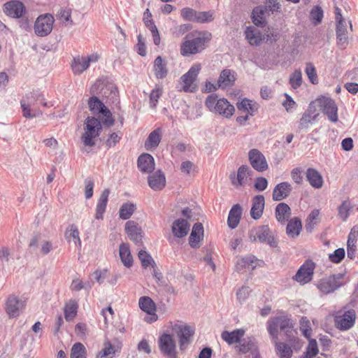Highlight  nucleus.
Wrapping results in <instances>:
<instances>
[{"instance_id": "obj_24", "label": "nucleus", "mask_w": 358, "mask_h": 358, "mask_svg": "<svg viewBox=\"0 0 358 358\" xmlns=\"http://www.w3.org/2000/svg\"><path fill=\"white\" fill-rule=\"evenodd\" d=\"M138 168L143 173H150L155 169V159L148 153L138 157Z\"/></svg>"}, {"instance_id": "obj_16", "label": "nucleus", "mask_w": 358, "mask_h": 358, "mask_svg": "<svg viewBox=\"0 0 358 358\" xmlns=\"http://www.w3.org/2000/svg\"><path fill=\"white\" fill-rule=\"evenodd\" d=\"M320 106L324 115L332 122L338 121V108L335 101L331 98L322 97L317 99Z\"/></svg>"}, {"instance_id": "obj_17", "label": "nucleus", "mask_w": 358, "mask_h": 358, "mask_svg": "<svg viewBox=\"0 0 358 358\" xmlns=\"http://www.w3.org/2000/svg\"><path fill=\"white\" fill-rule=\"evenodd\" d=\"M248 159L252 167L263 172L268 169V163L264 155L257 149H252L248 152Z\"/></svg>"}, {"instance_id": "obj_11", "label": "nucleus", "mask_w": 358, "mask_h": 358, "mask_svg": "<svg viewBox=\"0 0 358 358\" xmlns=\"http://www.w3.org/2000/svg\"><path fill=\"white\" fill-rule=\"evenodd\" d=\"M99 59L98 54H91L87 57H75L71 64L73 74L80 75L89 68L91 63L96 62Z\"/></svg>"}, {"instance_id": "obj_36", "label": "nucleus", "mask_w": 358, "mask_h": 358, "mask_svg": "<svg viewBox=\"0 0 358 358\" xmlns=\"http://www.w3.org/2000/svg\"><path fill=\"white\" fill-rule=\"evenodd\" d=\"M162 131L160 127L155 129L148 136L145 143L147 150L155 149L159 144L162 139Z\"/></svg>"}, {"instance_id": "obj_51", "label": "nucleus", "mask_w": 358, "mask_h": 358, "mask_svg": "<svg viewBox=\"0 0 358 358\" xmlns=\"http://www.w3.org/2000/svg\"><path fill=\"white\" fill-rule=\"evenodd\" d=\"M262 7L265 8L269 13H275L280 11L281 6L278 0H266Z\"/></svg>"}, {"instance_id": "obj_26", "label": "nucleus", "mask_w": 358, "mask_h": 358, "mask_svg": "<svg viewBox=\"0 0 358 358\" xmlns=\"http://www.w3.org/2000/svg\"><path fill=\"white\" fill-rule=\"evenodd\" d=\"M292 189V186L289 182H280L274 187L272 194V198L274 201H281L289 195Z\"/></svg>"}, {"instance_id": "obj_32", "label": "nucleus", "mask_w": 358, "mask_h": 358, "mask_svg": "<svg viewBox=\"0 0 358 358\" xmlns=\"http://www.w3.org/2000/svg\"><path fill=\"white\" fill-rule=\"evenodd\" d=\"M189 230V224L184 219L176 220L172 225V231L175 236L182 238L185 236Z\"/></svg>"}, {"instance_id": "obj_31", "label": "nucleus", "mask_w": 358, "mask_h": 358, "mask_svg": "<svg viewBox=\"0 0 358 358\" xmlns=\"http://www.w3.org/2000/svg\"><path fill=\"white\" fill-rule=\"evenodd\" d=\"M270 14L265 8L258 6L252 10V19L253 23L258 27H263L266 24V19Z\"/></svg>"}, {"instance_id": "obj_59", "label": "nucleus", "mask_w": 358, "mask_h": 358, "mask_svg": "<svg viewBox=\"0 0 358 358\" xmlns=\"http://www.w3.org/2000/svg\"><path fill=\"white\" fill-rule=\"evenodd\" d=\"M289 83L291 86L296 89L301 86L302 83V74L300 70H295L290 76Z\"/></svg>"}, {"instance_id": "obj_2", "label": "nucleus", "mask_w": 358, "mask_h": 358, "mask_svg": "<svg viewBox=\"0 0 358 358\" xmlns=\"http://www.w3.org/2000/svg\"><path fill=\"white\" fill-rule=\"evenodd\" d=\"M212 35L208 31H194L187 34L181 44L180 53L183 56L197 54L206 48Z\"/></svg>"}, {"instance_id": "obj_62", "label": "nucleus", "mask_w": 358, "mask_h": 358, "mask_svg": "<svg viewBox=\"0 0 358 358\" xmlns=\"http://www.w3.org/2000/svg\"><path fill=\"white\" fill-rule=\"evenodd\" d=\"M251 290L249 287L243 286L236 292V296L238 301L242 303L249 296Z\"/></svg>"}, {"instance_id": "obj_20", "label": "nucleus", "mask_w": 358, "mask_h": 358, "mask_svg": "<svg viewBox=\"0 0 358 358\" xmlns=\"http://www.w3.org/2000/svg\"><path fill=\"white\" fill-rule=\"evenodd\" d=\"M4 13L12 17L20 18L25 12L24 4L19 1H11L7 2L3 6Z\"/></svg>"}, {"instance_id": "obj_61", "label": "nucleus", "mask_w": 358, "mask_h": 358, "mask_svg": "<svg viewBox=\"0 0 358 358\" xmlns=\"http://www.w3.org/2000/svg\"><path fill=\"white\" fill-rule=\"evenodd\" d=\"M57 18L63 23L69 22L71 25L73 24V21L71 20V9H60L57 13Z\"/></svg>"}, {"instance_id": "obj_14", "label": "nucleus", "mask_w": 358, "mask_h": 358, "mask_svg": "<svg viewBox=\"0 0 358 358\" xmlns=\"http://www.w3.org/2000/svg\"><path fill=\"white\" fill-rule=\"evenodd\" d=\"M236 350L241 354L250 353L252 358H261L257 342L254 338H245L236 345Z\"/></svg>"}, {"instance_id": "obj_57", "label": "nucleus", "mask_w": 358, "mask_h": 358, "mask_svg": "<svg viewBox=\"0 0 358 358\" xmlns=\"http://www.w3.org/2000/svg\"><path fill=\"white\" fill-rule=\"evenodd\" d=\"M318 353L317 344L315 339L310 340L303 358H313Z\"/></svg>"}, {"instance_id": "obj_9", "label": "nucleus", "mask_w": 358, "mask_h": 358, "mask_svg": "<svg viewBox=\"0 0 358 358\" xmlns=\"http://www.w3.org/2000/svg\"><path fill=\"white\" fill-rule=\"evenodd\" d=\"M54 22L55 19L50 14L46 13L38 16L34 26L36 35L40 37L48 36L52 30Z\"/></svg>"}, {"instance_id": "obj_27", "label": "nucleus", "mask_w": 358, "mask_h": 358, "mask_svg": "<svg viewBox=\"0 0 358 358\" xmlns=\"http://www.w3.org/2000/svg\"><path fill=\"white\" fill-rule=\"evenodd\" d=\"M245 38L248 43L252 45H259L265 40V36L255 27H248L246 28Z\"/></svg>"}, {"instance_id": "obj_38", "label": "nucleus", "mask_w": 358, "mask_h": 358, "mask_svg": "<svg viewBox=\"0 0 358 358\" xmlns=\"http://www.w3.org/2000/svg\"><path fill=\"white\" fill-rule=\"evenodd\" d=\"M275 215L279 222L285 223L291 215V209L287 203H280L275 207Z\"/></svg>"}, {"instance_id": "obj_13", "label": "nucleus", "mask_w": 358, "mask_h": 358, "mask_svg": "<svg viewBox=\"0 0 358 358\" xmlns=\"http://www.w3.org/2000/svg\"><path fill=\"white\" fill-rule=\"evenodd\" d=\"M315 268V264L313 261H306L297 271L293 279L301 285L309 282L313 278Z\"/></svg>"}, {"instance_id": "obj_40", "label": "nucleus", "mask_w": 358, "mask_h": 358, "mask_svg": "<svg viewBox=\"0 0 358 358\" xmlns=\"http://www.w3.org/2000/svg\"><path fill=\"white\" fill-rule=\"evenodd\" d=\"M318 114H314L311 106L303 113L301 118L300 119L299 128V129H306L308 128L309 124H311L317 117Z\"/></svg>"}, {"instance_id": "obj_48", "label": "nucleus", "mask_w": 358, "mask_h": 358, "mask_svg": "<svg viewBox=\"0 0 358 358\" xmlns=\"http://www.w3.org/2000/svg\"><path fill=\"white\" fill-rule=\"evenodd\" d=\"M78 304L75 301L71 300L66 303L64 308V317L67 321H71L77 315Z\"/></svg>"}, {"instance_id": "obj_53", "label": "nucleus", "mask_w": 358, "mask_h": 358, "mask_svg": "<svg viewBox=\"0 0 358 358\" xmlns=\"http://www.w3.org/2000/svg\"><path fill=\"white\" fill-rule=\"evenodd\" d=\"M310 17L314 24H318L322 22L323 10L321 7L316 6L310 10Z\"/></svg>"}, {"instance_id": "obj_60", "label": "nucleus", "mask_w": 358, "mask_h": 358, "mask_svg": "<svg viewBox=\"0 0 358 358\" xmlns=\"http://www.w3.org/2000/svg\"><path fill=\"white\" fill-rule=\"evenodd\" d=\"M162 94V89L161 87H155L150 94V106L155 108L158 103V99Z\"/></svg>"}, {"instance_id": "obj_4", "label": "nucleus", "mask_w": 358, "mask_h": 358, "mask_svg": "<svg viewBox=\"0 0 358 358\" xmlns=\"http://www.w3.org/2000/svg\"><path fill=\"white\" fill-rule=\"evenodd\" d=\"M205 105L208 110L226 118L231 117L235 111L234 106L224 98L218 99L217 94H212L207 96Z\"/></svg>"}, {"instance_id": "obj_41", "label": "nucleus", "mask_w": 358, "mask_h": 358, "mask_svg": "<svg viewBox=\"0 0 358 358\" xmlns=\"http://www.w3.org/2000/svg\"><path fill=\"white\" fill-rule=\"evenodd\" d=\"M236 106L239 110L246 112L252 116L255 115L259 108L256 102L248 99H243L241 101L237 103Z\"/></svg>"}, {"instance_id": "obj_35", "label": "nucleus", "mask_w": 358, "mask_h": 358, "mask_svg": "<svg viewBox=\"0 0 358 358\" xmlns=\"http://www.w3.org/2000/svg\"><path fill=\"white\" fill-rule=\"evenodd\" d=\"M242 215V208L239 204H236L231 208L227 223L231 229H235L239 224Z\"/></svg>"}, {"instance_id": "obj_45", "label": "nucleus", "mask_w": 358, "mask_h": 358, "mask_svg": "<svg viewBox=\"0 0 358 358\" xmlns=\"http://www.w3.org/2000/svg\"><path fill=\"white\" fill-rule=\"evenodd\" d=\"M352 208L353 206L349 199L343 201L338 207V216L342 221L345 222L350 216Z\"/></svg>"}, {"instance_id": "obj_28", "label": "nucleus", "mask_w": 358, "mask_h": 358, "mask_svg": "<svg viewBox=\"0 0 358 358\" xmlns=\"http://www.w3.org/2000/svg\"><path fill=\"white\" fill-rule=\"evenodd\" d=\"M203 236V227L201 223L197 222L194 224L189 238V245L193 248L199 247V242Z\"/></svg>"}, {"instance_id": "obj_19", "label": "nucleus", "mask_w": 358, "mask_h": 358, "mask_svg": "<svg viewBox=\"0 0 358 358\" xmlns=\"http://www.w3.org/2000/svg\"><path fill=\"white\" fill-rule=\"evenodd\" d=\"M125 231L129 239L136 244L141 243L143 231L141 228L134 221H127L125 224Z\"/></svg>"}, {"instance_id": "obj_39", "label": "nucleus", "mask_w": 358, "mask_h": 358, "mask_svg": "<svg viewBox=\"0 0 358 358\" xmlns=\"http://www.w3.org/2000/svg\"><path fill=\"white\" fill-rule=\"evenodd\" d=\"M34 98H35L34 94H27L22 99V101L20 102L21 107L22 109L23 116L26 118H33V117H36L38 115L42 114L41 112L38 113V114L32 113L31 112L30 108L31 106V103L29 101V99H34Z\"/></svg>"}, {"instance_id": "obj_44", "label": "nucleus", "mask_w": 358, "mask_h": 358, "mask_svg": "<svg viewBox=\"0 0 358 358\" xmlns=\"http://www.w3.org/2000/svg\"><path fill=\"white\" fill-rule=\"evenodd\" d=\"M138 305L140 308L148 314L154 313L156 310L155 303L149 296H141L139 299Z\"/></svg>"}, {"instance_id": "obj_63", "label": "nucleus", "mask_w": 358, "mask_h": 358, "mask_svg": "<svg viewBox=\"0 0 358 358\" xmlns=\"http://www.w3.org/2000/svg\"><path fill=\"white\" fill-rule=\"evenodd\" d=\"M85 196L87 199L93 196L94 181L92 178H87L85 180Z\"/></svg>"}, {"instance_id": "obj_23", "label": "nucleus", "mask_w": 358, "mask_h": 358, "mask_svg": "<svg viewBox=\"0 0 358 358\" xmlns=\"http://www.w3.org/2000/svg\"><path fill=\"white\" fill-rule=\"evenodd\" d=\"M265 206V199L263 195H257L252 200V208L250 209V215L252 219L259 220L263 214Z\"/></svg>"}, {"instance_id": "obj_33", "label": "nucleus", "mask_w": 358, "mask_h": 358, "mask_svg": "<svg viewBox=\"0 0 358 358\" xmlns=\"http://www.w3.org/2000/svg\"><path fill=\"white\" fill-rule=\"evenodd\" d=\"M110 190L105 189L101 194L96 206L95 217L97 220L103 219V215L106 211Z\"/></svg>"}, {"instance_id": "obj_56", "label": "nucleus", "mask_w": 358, "mask_h": 358, "mask_svg": "<svg viewBox=\"0 0 358 358\" xmlns=\"http://www.w3.org/2000/svg\"><path fill=\"white\" fill-rule=\"evenodd\" d=\"M100 114L102 115L101 121L105 126L111 127L114 124L115 120L112 113L106 106L101 110Z\"/></svg>"}, {"instance_id": "obj_43", "label": "nucleus", "mask_w": 358, "mask_h": 358, "mask_svg": "<svg viewBox=\"0 0 358 358\" xmlns=\"http://www.w3.org/2000/svg\"><path fill=\"white\" fill-rule=\"evenodd\" d=\"M301 229V220L296 217L290 220L287 225L286 232L292 238L299 236Z\"/></svg>"}, {"instance_id": "obj_54", "label": "nucleus", "mask_w": 358, "mask_h": 358, "mask_svg": "<svg viewBox=\"0 0 358 358\" xmlns=\"http://www.w3.org/2000/svg\"><path fill=\"white\" fill-rule=\"evenodd\" d=\"M305 73H306L311 83L314 85L318 83V78L316 73V69L312 63L308 62L306 64Z\"/></svg>"}, {"instance_id": "obj_6", "label": "nucleus", "mask_w": 358, "mask_h": 358, "mask_svg": "<svg viewBox=\"0 0 358 358\" xmlns=\"http://www.w3.org/2000/svg\"><path fill=\"white\" fill-rule=\"evenodd\" d=\"M345 275V273H338L322 278L318 282L317 287L324 294L331 293L346 283Z\"/></svg>"}, {"instance_id": "obj_37", "label": "nucleus", "mask_w": 358, "mask_h": 358, "mask_svg": "<svg viewBox=\"0 0 358 358\" xmlns=\"http://www.w3.org/2000/svg\"><path fill=\"white\" fill-rule=\"evenodd\" d=\"M119 255L122 263L127 268H130L133 265V257L131 254L129 244L122 243L119 247Z\"/></svg>"}, {"instance_id": "obj_55", "label": "nucleus", "mask_w": 358, "mask_h": 358, "mask_svg": "<svg viewBox=\"0 0 358 358\" xmlns=\"http://www.w3.org/2000/svg\"><path fill=\"white\" fill-rule=\"evenodd\" d=\"M66 238L67 239L72 238L76 245H78L80 247L81 246L79 231L76 226L73 224L70 227V229L66 232Z\"/></svg>"}, {"instance_id": "obj_46", "label": "nucleus", "mask_w": 358, "mask_h": 358, "mask_svg": "<svg viewBox=\"0 0 358 358\" xmlns=\"http://www.w3.org/2000/svg\"><path fill=\"white\" fill-rule=\"evenodd\" d=\"M257 259L254 255H248L243 257L236 264L237 270H241L243 268L248 267L254 269L256 267V262Z\"/></svg>"}, {"instance_id": "obj_47", "label": "nucleus", "mask_w": 358, "mask_h": 358, "mask_svg": "<svg viewBox=\"0 0 358 358\" xmlns=\"http://www.w3.org/2000/svg\"><path fill=\"white\" fill-rule=\"evenodd\" d=\"M136 210V206L132 203H123L119 210L120 217L122 220H128Z\"/></svg>"}, {"instance_id": "obj_3", "label": "nucleus", "mask_w": 358, "mask_h": 358, "mask_svg": "<svg viewBox=\"0 0 358 358\" xmlns=\"http://www.w3.org/2000/svg\"><path fill=\"white\" fill-rule=\"evenodd\" d=\"M110 90V94H115L116 88L113 85H106V82L103 79H98L90 88V94H92L88 100V106L93 113L100 114L101 110L106 107L103 103L95 96L100 94L103 96H108L109 94L107 91Z\"/></svg>"}, {"instance_id": "obj_21", "label": "nucleus", "mask_w": 358, "mask_h": 358, "mask_svg": "<svg viewBox=\"0 0 358 358\" xmlns=\"http://www.w3.org/2000/svg\"><path fill=\"white\" fill-rule=\"evenodd\" d=\"M149 187L155 190H162L166 185V177L163 171L157 170L152 174H150L148 178Z\"/></svg>"}, {"instance_id": "obj_15", "label": "nucleus", "mask_w": 358, "mask_h": 358, "mask_svg": "<svg viewBox=\"0 0 358 358\" xmlns=\"http://www.w3.org/2000/svg\"><path fill=\"white\" fill-rule=\"evenodd\" d=\"M201 70L200 64L192 66L189 70L181 77L184 83L182 89L186 92H193L196 89V85L194 83Z\"/></svg>"}, {"instance_id": "obj_50", "label": "nucleus", "mask_w": 358, "mask_h": 358, "mask_svg": "<svg viewBox=\"0 0 358 358\" xmlns=\"http://www.w3.org/2000/svg\"><path fill=\"white\" fill-rule=\"evenodd\" d=\"M71 358H86V349L81 343H76L73 345Z\"/></svg>"}, {"instance_id": "obj_58", "label": "nucleus", "mask_w": 358, "mask_h": 358, "mask_svg": "<svg viewBox=\"0 0 358 358\" xmlns=\"http://www.w3.org/2000/svg\"><path fill=\"white\" fill-rule=\"evenodd\" d=\"M345 252L344 248H340L336 249L334 253L329 254V259L334 264H338L344 259Z\"/></svg>"}, {"instance_id": "obj_5", "label": "nucleus", "mask_w": 358, "mask_h": 358, "mask_svg": "<svg viewBox=\"0 0 358 358\" xmlns=\"http://www.w3.org/2000/svg\"><path fill=\"white\" fill-rule=\"evenodd\" d=\"M102 129L101 121L94 117H87L84 122V133L81 140L85 146L95 145L94 138L98 137Z\"/></svg>"}, {"instance_id": "obj_49", "label": "nucleus", "mask_w": 358, "mask_h": 358, "mask_svg": "<svg viewBox=\"0 0 358 358\" xmlns=\"http://www.w3.org/2000/svg\"><path fill=\"white\" fill-rule=\"evenodd\" d=\"M115 354V347L110 342H106L104 343V348L99 352L96 358H113Z\"/></svg>"}, {"instance_id": "obj_12", "label": "nucleus", "mask_w": 358, "mask_h": 358, "mask_svg": "<svg viewBox=\"0 0 358 358\" xmlns=\"http://www.w3.org/2000/svg\"><path fill=\"white\" fill-rule=\"evenodd\" d=\"M173 331L178 338L180 351H185L188 345L191 343L192 338L194 334V328L188 325L176 324L173 327Z\"/></svg>"}, {"instance_id": "obj_30", "label": "nucleus", "mask_w": 358, "mask_h": 358, "mask_svg": "<svg viewBox=\"0 0 358 358\" xmlns=\"http://www.w3.org/2000/svg\"><path fill=\"white\" fill-rule=\"evenodd\" d=\"M337 44L341 48H345L348 43V31L346 29V22H338L336 29Z\"/></svg>"}, {"instance_id": "obj_52", "label": "nucleus", "mask_w": 358, "mask_h": 358, "mask_svg": "<svg viewBox=\"0 0 358 358\" xmlns=\"http://www.w3.org/2000/svg\"><path fill=\"white\" fill-rule=\"evenodd\" d=\"M138 258L141 262L142 266L147 268L151 265L152 267L156 266L155 262L150 254L145 250H140L138 254Z\"/></svg>"}, {"instance_id": "obj_7", "label": "nucleus", "mask_w": 358, "mask_h": 358, "mask_svg": "<svg viewBox=\"0 0 358 358\" xmlns=\"http://www.w3.org/2000/svg\"><path fill=\"white\" fill-rule=\"evenodd\" d=\"M248 236L252 242L259 241L261 243H267L271 248L278 246V241L272 234L268 225L252 228L249 231Z\"/></svg>"}, {"instance_id": "obj_34", "label": "nucleus", "mask_w": 358, "mask_h": 358, "mask_svg": "<svg viewBox=\"0 0 358 358\" xmlns=\"http://www.w3.org/2000/svg\"><path fill=\"white\" fill-rule=\"evenodd\" d=\"M306 176L312 187L316 189L322 187L323 179L321 174L316 169L308 168L306 172Z\"/></svg>"}, {"instance_id": "obj_42", "label": "nucleus", "mask_w": 358, "mask_h": 358, "mask_svg": "<svg viewBox=\"0 0 358 358\" xmlns=\"http://www.w3.org/2000/svg\"><path fill=\"white\" fill-rule=\"evenodd\" d=\"M154 70L157 78L162 79L167 75L166 63L161 56H158L154 61Z\"/></svg>"}, {"instance_id": "obj_1", "label": "nucleus", "mask_w": 358, "mask_h": 358, "mask_svg": "<svg viewBox=\"0 0 358 358\" xmlns=\"http://www.w3.org/2000/svg\"><path fill=\"white\" fill-rule=\"evenodd\" d=\"M267 331L274 343L276 355L280 358H291L293 351L285 343L278 341V328L283 331L288 341L294 338L293 324L290 319L285 316H277L270 318L267 323Z\"/></svg>"}, {"instance_id": "obj_18", "label": "nucleus", "mask_w": 358, "mask_h": 358, "mask_svg": "<svg viewBox=\"0 0 358 358\" xmlns=\"http://www.w3.org/2000/svg\"><path fill=\"white\" fill-rule=\"evenodd\" d=\"M25 303L15 295L8 297L6 303V311L10 317H17L24 309Z\"/></svg>"}, {"instance_id": "obj_10", "label": "nucleus", "mask_w": 358, "mask_h": 358, "mask_svg": "<svg viewBox=\"0 0 358 358\" xmlns=\"http://www.w3.org/2000/svg\"><path fill=\"white\" fill-rule=\"evenodd\" d=\"M356 313L353 309L348 310L343 313L338 311L334 317L335 327L341 331L351 329L355 322Z\"/></svg>"}, {"instance_id": "obj_8", "label": "nucleus", "mask_w": 358, "mask_h": 358, "mask_svg": "<svg viewBox=\"0 0 358 358\" xmlns=\"http://www.w3.org/2000/svg\"><path fill=\"white\" fill-rule=\"evenodd\" d=\"M157 343L163 356L166 358H177L176 344L172 335L164 333L159 337Z\"/></svg>"}, {"instance_id": "obj_25", "label": "nucleus", "mask_w": 358, "mask_h": 358, "mask_svg": "<svg viewBox=\"0 0 358 358\" xmlns=\"http://www.w3.org/2000/svg\"><path fill=\"white\" fill-rule=\"evenodd\" d=\"M236 80V73L231 69H224L221 71L217 85L220 88L225 89L234 85Z\"/></svg>"}, {"instance_id": "obj_22", "label": "nucleus", "mask_w": 358, "mask_h": 358, "mask_svg": "<svg viewBox=\"0 0 358 358\" xmlns=\"http://www.w3.org/2000/svg\"><path fill=\"white\" fill-rule=\"evenodd\" d=\"M252 173V171L247 165L241 166L238 169L236 178H235L234 173L230 176L232 184L236 187L245 185L247 178L250 176Z\"/></svg>"}, {"instance_id": "obj_29", "label": "nucleus", "mask_w": 358, "mask_h": 358, "mask_svg": "<svg viewBox=\"0 0 358 358\" xmlns=\"http://www.w3.org/2000/svg\"><path fill=\"white\" fill-rule=\"evenodd\" d=\"M245 334V330L243 329H237L232 331H224L221 334V338L227 344L232 345L239 343L242 337Z\"/></svg>"}, {"instance_id": "obj_64", "label": "nucleus", "mask_w": 358, "mask_h": 358, "mask_svg": "<svg viewBox=\"0 0 358 358\" xmlns=\"http://www.w3.org/2000/svg\"><path fill=\"white\" fill-rule=\"evenodd\" d=\"M191 29L192 25L189 24H180L174 27L173 34L176 37H180Z\"/></svg>"}]
</instances>
